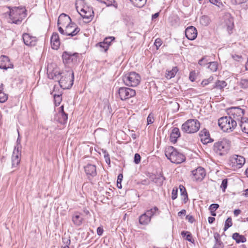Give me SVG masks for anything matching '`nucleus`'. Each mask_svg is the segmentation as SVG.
<instances>
[{
    "label": "nucleus",
    "instance_id": "obj_1",
    "mask_svg": "<svg viewBox=\"0 0 248 248\" xmlns=\"http://www.w3.org/2000/svg\"><path fill=\"white\" fill-rule=\"evenodd\" d=\"M166 156L171 162L175 164H180L186 160V157L184 154L173 146H169L165 151Z\"/></svg>",
    "mask_w": 248,
    "mask_h": 248
},
{
    "label": "nucleus",
    "instance_id": "obj_2",
    "mask_svg": "<svg viewBox=\"0 0 248 248\" xmlns=\"http://www.w3.org/2000/svg\"><path fill=\"white\" fill-rule=\"evenodd\" d=\"M9 18L11 22L17 25L20 24L25 17L26 10L25 8L14 7L12 8L9 7Z\"/></svg>",
    "mask_w": 248,
    "mask_h": 248
},
{
    "label": "nucleus",
    "instance_id": "obj_3",
    "mask_svg": "<svg viewBox=\"0 0 248 248\" xmlns=\"http://www.w3.org/2000/svg\"><path fill=\"white\" fill-rule=\"evenodd\" d=\"M237 124L236 120H232L229 116L221 117L218 120V126L222 130L226 132L232 131L236 127Z\"/></svg>",
    "mask_w": 248,
    "mask_h": 248
},
{
    "label": "nucleus",
    "instance_id": "obj_4",
    "mask_svg": "<svg viewBox=\"0 0 248 248\" xmlns=\"http://www.w3.org/2000/svg\"><path fill=\"white\" fill-rule=\"evenodd\" d=\"M74 81V73L73 71L63 72L59 80V85L62 89H69L72 87Z\"/></svg>",
    "mask_w": 248,
    "mask_h": 248
},
{
    "label": "nucleus",
    "instance_id": "obj_5",
    "mask_svg": "<svg viewBox=\"0 0 248 248\" xmlns=\"http://www.w3.org/2000/svg\"><path fill=\"white\" fill-rule=\"evenodd\" d=\"M231 146V141L227 139H223L214 143V151L219 155H223L228 153Z\"/></svg>",
    "mask_w": 248,
    "mask_h": 248
},
{
    "label": "nucleus",
    "instance_id": "obj_6",
    "mask_svg": "<svg viewBox=\"0 0 248 248\" xmlns=\"http://www.w3.org/2000/svg\"><path fill=\"white\" fill-rule=\"evenodd\" d=\"M200 127V123L196 119H189L182 125V130L185 133L190 134L198 131Z\"/></svg>",
    "mask_w": 248,
    "mask_h": 248
},
{
    "label": "nucleus",
    "instance_id": "obj_7",
    "mask_svg": "<svg viewBox=\"0 0 248 248\" xmlns=\"http://www.w3.org/2000/svg\"><path fill=\"white\" fill-rule=\"evenodd\" d=\"M140 76L135 72L125 74L123 78V80L127 86L136 87L140 81Z\"/></svg>",
    "mask_w": 248,
    "mask_h": 248
},
{
    "label": "nucleus",
    "instance_id": "obj_8",
    "mask_svg": "<svg viewBox=\"0 0 248 248\" xmlns=\"http://www.w3.org/2000/svg\"><path fill=\"white\" fill-rule=\"evenodd\" d=\"M227 112L229 117L232 118V120H236L239 122L242 119L244 118L245 110L242 109L240 107H232L227 108Z\"/></svg>",
    "mask_w": 248,
    "mask_h": 248
},
{
    "label": "nucleus",
    "instance_id": "obj_9",
    "mask_svg": "<svg viewBox=\"0 0 248 248\" xmlns=\"http://www.w3.org/2000/svg\"><path fill=\"white\" fill-rule=\"evenodd\" d=\"M79 54L77 52L64 51L62 55L63 62L68 65H75L77 63Z\"/></svg>",
    "mask_w": 248,
    "mask_h": 248
},
{
    "label": "nucleus",
    "instance_id": "obj_10",
    "mask_svg": "<svg viewBox=\"0 0 248 248\" xmlns=\"http://www.w3.org/2000/svg\"><path fill=\"white\" fill-rule=\"evenodd\" d=\"M76 9L80 16L85 20V22L89 23L92 20L94 17V12L93 7L84 6L80 9V12H78V7L77 6Z\"/></svg>",
    "mask_w": 248,
    "mask_h": 248
},
{
    "label": "nucleus",
    "instance_id": "obj_11",
    "mask_svg": "<svg viewBox=\"0 0 248 248\" xmlns=\"http://www.w3.org/2000/svg\"><path fill=\"white\" fill-rule=\"evenodd\" d=\"M118 93L121 100L124 101L134 97L136 95V91L130 88L123 87L119 88Z\"/></svg>",
    "mask_w": 248,
    "mask_h": 248
},
{
    "label": "nucleus",
    "instance_id": "obj_12",
    "mask_svg": "<svg viewBox=\"0 0 248 248\" xmlns=\"http://www.w3.org/2000/svg\"><path fill=\"white\" fill-rule=\"evenodd\" d=\"M245 163V158L241 155H233L230 158V165L234 170L241 168Z\"/></svg>",
    "mask_w": 248,
    "mask_h": 248
},
{
    "label": "nucleus",
    "instance_id": "obj_13",
    "mask_svg": "<svg viewBox=\"0 0 248 248\" xmlns=\"http://www.w3.org/2000/svg\"><path fill=\"white\" fill-rule=\"evenodd\" d=\"M84 170L91 185L95 184L93 178L96 175V168L94 165L87 164L84 167Z\"/></svg>",
    "mask_w": 248,
    "mask_h": 248
},
{
    "label": "nucleus",
    "instance_id": "obj_14",
    "mask_svg": "<svg viewBox=\"0 0 248 248\" xmlns=\"http://www.w3.org/2000/svg\"><path fill=\"white\" fill-rule=\"evenodd\" d=\"M80 29L73 22L70 23L66 26L65 33L67 36H74L80 31Z\"/></svg>",
    "mask_w": 248,
    "mask_h": 248
},
{
    "label": "nucleus",
    "instance_id": "obj_15",
    "mask_svg": "<svg viewBox=\"0 0 248 248\" xmlns=\"http://www.w3.org/2000/svg\"><path fill=\"white\" fill-rule=\"evenodd\" d=\"M193 179L196 181H202L206 175V172L203 168L199 167L196 170L192 171Z\"/></svg>",
    "mask_w": 248,
    "mask_h": 248
},
{
    "label": "nucleus",
    "instance_id": "obj_16",
    "mask_svg": "<svg viewBox=\"0 0 248 248\" xmlns=\"http://www.w3.org/2000/svg\"><path fill=\"white\" fill-rule=\"evenodd\" d=\"M199 136L201 138V140L203 144H207L213 141L210 137L209 131L206 128H203L199 132Z\"/></svg>",
    "mask_w": 248,
    "mask_h": 248
},
{
    "label": "nucleus",
    "instance_id": "obj_17",
    "mask_svg": "<svg viewBox=\"0 0 248 248\" xmlns=\"http://www.w3.org/2000/svg\"><path fill=\"white\" fill-rule=\"evenodd\" d=\"M197 30L193 26H189L185 30V35L186 37L189 40H195L197 36Z\"/></svg>",
    "mask_w": 248,
    "mask_h": 248
},
{
    "label": "nucleus",
    "instance_id": "obj_18",
    "mask_svg": "<svg viewBox=\"0 0 248 248\" xmlns=\"http://www.w3.org/2000/svg\"><path fill=\"white\" fill-rule=\"evenodd\" d=\"M13 67V65L10 62L9 57L5 55H1L0 57V69L7 70Z\"/></svg>",
    "mask_w": 248,
    "mask_h": 248
},
{
    "label": "nucleus",
    "instance_id": "obj_19",
    "mask_svg": "<svg viewBox=\"0 0 248 248\" xmlns=\"http://www.w3.org/2000/svg\"><path fill=\"white\" fill-rule=\"evenodd\" d=\"M24 44L28 46H34L36 44L37 38L35 37L31 36L28 33H24L22 35Z\"/></svg>",
    "mask_w": 248,
    "mask_h": 248
},
{
    "label": "nucleus",
    "instance_id": "obj_20",
    "mask_svg": "<svg viewBox=\"0 0 248 248\" xmlns=\"http://www.w3.org/2000/svg\"><path fill=\"white\" fill-rule=\"evenodd\" d=\"M51 47L53 49L57 50L60 45L59 35L57 32H53L50 38Z\"/></svg>",
    "mask_w": 248,
    "mask_h": 248
},
{
    "label": "nucleus",
    "instance_id": "obj_21",
    "mask_svg": "<svg viewBox=\"0 0 248 248\" xmlns=\"http://www.w3.org/2000/svg\"><path fill=\"white\" fill-rule=\"evenodd\" d=\"M70 23H72L70 16L63 13L58 18L57 25L58 26L60 25L64 26L67 23L68 24H70Z\"/></svg>",
    "mask_w": 248,
    "mask_h": 248
},
{
    "label": "nucleus",
    "instance_id": "obj_22",
    "mask_svg": "<svg viewBox=\"0 0 248 248\" xmlns=\"http://www.w3.org/2000/svg\"><path fill=\"white\" fill-rule=\"evenodd\" d=\"M21 152L19 151H14L12 157V168H16L19 164L20 162Z\"/></svg>",
    "mask_w": 248,
    "mask_h": 248
},
{
    "label": "nucleus",
    "instance_id": "obj_23",
    "mask_svg": "<svg viewBox=\"0 0 248 248\" xmlns=\"http://www.w3.org/2000/svg\"><path fill=\"white\" fill-rule=\"evenodd\" d=\"M181 133L178 127H174L170 133V140L173 143H175L178 139L180 137Z\"/></svg>",
    "mask_w": 248,
    "mask_h": 248
},
{
    "label": "nucleus",
    "instance_id": "obj_24",
    "mask_svg": "<svg viewBox=\"0 0 248 248\" xmlns=\"http://www.w3.org/2000/svg\"><path fill=\"white\" fill-rule=\"evenodd\" d=\"M112 37L109 38H106L103 42L97 43L96 45L97 47H99L100 50L102 52H107L109 46L111 44V41H108V39H110Z\"/></svg>",
    "mask_w": 248,
    "mask_h": 248
},
{
    "label": "nucleus",
    "instance_id": "obj_25",
    "mask_svg": "<svg viewBox=\"0 0 248 248\" xmlns=\"http://www.w3.org/2000/svg\"><path fill=\"white\" fill-rule=\"evenodd\" d=\"M150 179L153 183L152 185L155 184L156 186H162L165 178L162 176H156L155 175L151 176Z\"/></svg>",
    "mask_w": 248,
    "mask_h": 248
},
{
    "label": "nucleus",
    "instance_id": "obj_26",
    "mask_svg": "<svg viewBox=\"0 0 248 248\" xmlns=\"http://www.w3.org/2000/svg\"><path fill=\"white\" fill-rule=\"evenodd\" d=\"M238 122L242 131L243 133L248 134V118L245 117Z\"/></svg>",
    "mask_w": 248,
    "mask_h": 248
},
{
    "label": "nucleus",
    "instance_id": "obj_27",
    "mask_svg": "<svg viewBox=\"0 0 248 248\" xmlns=\"http://www.w3.org/2000/svg\"><path fill=\"white\" fill-rule=\"evenodd\" d=\"M83 217L79 213H75L72 217V221L77 226H80L82 223Z\"/></svg>",
    "mask_w": 248,
    "mask_h": 248
},
{
    "label": "nucleus",
    "instance_id": "obj_28",
    "mask_svg": "<svg viewBox=\"0 0 248 248\" xmlns=\"http://www.w3.org/2000/svg\"><path fill=\"white\" fill-rule=\"evenodd\" d=\"M151 220V219L146 213L139 217V223L141 225H146L150 222Z\"/></svg>",
    "mask_w": 248,
    "mask_h": 248
},
{
    "label": "nucleus",
    "instance_id": "obj_29",
    "mask_svg": "<svg viewBox=\"0 0 248 248\" xmlns=\"http://www.w3.org/2000/svg\"><path fill=\"white\" fill-rule=\"evenodd\" d=\"M232 237L237 243H244L246 242V238L239 233L235 232L232 234Z\"/></svg>",
    "mask_w": 248,
    "mask_h": 248
},
{
    "label": "nucleus",
    "instance_id": "obj_30",
    "mask_svg": "<svg viewBox=\"0 0 248 248\" xmlns=\"http://www.w3.org/2000/svg\"><path fill=\"white\" fill-rule=\"evenodd\" d=\"M225 25L227 27V29L229 33H231L234 27L233 18L230 17L227 19H226L225 21Z\"/></svg>",
    "mask_w": 248,
    "mask_h": 248
},
{
    "label": "nucleus",
    "instance_id": "obj_31",
    "mask_svg": "<svg viewBox=\"0 0 248 248\" xmlns=\"http://www.w3.org/2000/svg\"><path fill=\"white\" fill-rule=\"evenodd\" d=\"M62 91L59 92L58 93H54L53 96L54 97V101L55 106H59L62 101Z\"/></svg>",
    "mask_w": 248,
    "mask_h": 248
},
{
    "label": "nucleus",
    "instance_id": "obj_32",
    "mask_svg": "<svg viewBox=\"0 0 248 248\" xmlns=\"http://www.w3.org/2000/svg\"><path fill=\"white\" fill-rule=\"evenodd\" d=\"M181 235L183 237L185 238V239L192 243H194V240L192 238L191 232L188 231H182L181 233Z\"/></svg>",
    "mask_w": 248,
    "mask_h": 248
},
{
    "label": "nucleus",
    "instance_id": "obj_33",
    "mask_svg": "<svg viewBox=\"0 0 248 248\" xmlns=\"http://www.w3.org/2000/svg\"><path fill=\"white\" fill-rule=\"evenodd\" d=\"M101 3H103L108 7L113 6L116 9L118 8V4L115 0H96Z\"/></svg>",
    "mask_w": 248,
    "mask_h": 248
},
{
    "label": "nucleus",
    "instance_id": "obj_34",
    "mask_svg": "<svg viewBox=\"0 0 248 248\" xmlns=\"http://www.w3.org/2000/svg\"><path fill=\"white\" fill-rule=\"evenodd\" d=\"M58 121L59 123L64 124L67 123L68 119V114L66 113L58 114Z\"/></svg>",
    "mask_w": 248,
    "mask_h": 248
},
{
    "label": "nucleus",
    "instance_id": "obj_35",
    "mask_svg": "<svg viewBox=\"0 0 248 248\" xmlns=\"http://www.w3.org/2000/svg\"><path fill=\"white\" fill-rule=\"evenodd\" d=\"M147 214H148V216L151 219L152 217L154 216L159 215L160 213V211L158 210V208L156 206H155L154 208H151L150 210H148L145 212Z\"/></svg>",
    "mask_w": 248,
    "mask_h": 248
},
{
    "label": "nucleus",
    "instance_id": "obj_36",
    "mask_svg": "<svg viewBox=\"0 0 248 248\" xmlns=\"http://www.w3.org/2000/svg\"><path fill=\"white\" fill-rule=\"evenodd\" d=\"M136 7H142L146 2L147 0H129Z\"/></svg>",
    "mask_w": 248,
    "mask_h": 248
},
{
    "label": "nucleus",
    "instance_id": "obj_37",
    "mask_svg": "<svg viewBox=\"0 0 248 248\" xmlns=\"http://www.w3.org/2000/svg\"><path fill=\"white\" fill-rule=\"evenodd\" d=\"M227 86V83L225 81L217 80L213 86V88H216L219 90H223Z\"/></svg>",
    "mask_w": 248,
    "mask_h": 248
},
{
    "label": "nucleus",
    "instance_id": "obj_38",
    "mask_svg": "<svg viewBox=\"0 0 248 248\" xmlns=\"http://www.w3.org/2000/svg\"><path fill=\"white\" fill-rule=\"evenodd\" d=\"M201 24L204 26H208L210 22V19L207 16H202L200 20Z\"/></svg>",
    "mask_w": 248,
    "mask_h": 248
},
{
    "label": "nucleus",
    "instance_id": "obj_39",
    "mask_svg": "<svg viewBox=\"0 0 248 248\" xmlns=\"http://www.w3.org/2000/svg\"><path fill=\"white\" fill-rule=\"evenodd\" d=\"M178 71V69L177 67H173L171 70L168 71V73H166V78L170 79L174 77Z\"/></svg>",
    "mask_w": 248,
    "mask_h": 248
},
{
    "label": "nucleus",
    "instance_id": "obj_40",
    "mask_svg": "<svg viewBox=\"0 0 248 248\" xmlns=\"http://www.w3.org/2000/svg\"><path fill=\"white\" fill-rule=\"evenodd\" d=\"M62 75V72H55L53 73V74L51 75V77H50V75H48V77L49 78H52L53 80H55L57 81H58L59 83L60 79L61 77V76Z\"/></svg>",
    "mask_w": 248,
    "mask_h": 248
},
{
    "label": "nucleus",
    "instance_id": "obj_41",
    "mask_svg": "<svg viewBox=\"0 0 248 248\" xmlns=\"http://www.w3.org/2000/svg\"><path fill=\"white\" fill-rule=\"evenodd\" d=\"M209 65L208 66V69H209L212 72H215L217 70L218 68V64L216 62H209Z\"/></svg>",
    "mask_w": 248,
    "mask_h": 248
},
{
    "label": "nucleus",
    "instance_id": "obj_42",
    "mask_svg": "<svg viewBox=\"0 0 248 248\" xmlns=\"http://www.w3.org/2000/svg\"><path fill=\"white\" fill-rule=\"evenodd\" d=\"M180 189L181 194L184 197V203H186L188 200V196L186 189V187H179Z\"/></svg>",
    "mask_w": 248,
    "mask_h": 248
},
{
    "label": "nucleus",
    "instance_id": "obj_43",
    "mask_svg": "<svg viewBox=\"0 0 248 248\" xmlns=\"http://www.w3.org/2000/svg\"><path fill=\"white\" fill-rule=\"evenodd\" d=\"M232 225V219L231 217H229L225 221V225L224 227V231H226L229 227H231Z\"/></svg>",
    "mask_w": 248,
    "mask_h": 248
},
{
    "label": "nucleus",
    "instance_id": "obj_44",
    "mask_svg": "<svg viewBox=\"0 0 248 248\" xmlns=\"http://www.w3.org/2000/svg\"><path fill=\"white\" fill-rule=\"evenodd\" d=\"M240 85L242 88H248V79H241L240 82Z\"/></svg>",
    "mask_w": 248,
    "mask_h": 248
},
{
    "label": "nucleus",
    "instance_id": "obj_45",
    "mask_svg": "<svg viewBox=\"0 0 248 248\" xmlns=\"http://www.w3.org/2000/svg\"><path fill=\"white\" fill-rule=\"evenodd\" d=\"M8 99V94L5 93L3 91L0 92V102L4 103Z\"/></svg>",
    "mask_w": 248,
    "mask_h": 248
},
{
    "label": "nucleus",
    "instance_id": "obj_46",
    "mask_svg": "<svg viewBox=\"0 0 248 248\" xmlns=\"http://www.w3.org/2000/svg\"><path fill=\"white\" fill-rule=\"evenodd\" d=\"M21 147V139L19 137V134L18 133V137L16 140V145L15 146L14 151H19Z\"/></svg>",
    "mask_w": 248,
    "mask_h": 248
},
{
    "label": "nucleus",
    "instance_id": "obj_47",
    "mask_svg": "<svg viewBox=\"0 0 248 248\" xmlns=\"http://www.w3.org/2000/svg\"><path fill=\"white\" fill-rule=\"evenodd\" d=\"M208 62H208V61L207 59V58L206 57H203L202 58L200 59L198 62L199 64L200 65H202V66L205 65L206 64H208Z\"/></svg>",
    "mask_w": 248,
    "mask_h": 248
},
{
    "label": "nucleus",
    "instance_id": "obj_48",
    "mask_svg": "<svg viewBox=\"0 0 248 248\" xmlns=\"http://www.w3.org/2000/svg\"><path fill=\"white\" fill-rule=\"evenodd\" d=\"M140 160H141V156H140V155L138 153L135 154L134 155V162L136 164H138L140 163Z\"/></svg>",
    "mask_w": 248,
    "mask_h": 248
},
{
    "label": "nucleus",
    "instance_id": "obj_49",
    "mask_svg": "<svg viewBox=\"0 0 248 248\" xmlns=\"http://www.w3.org/2000/svg\"><path fill=\"white\" fill-rule=\"evenodd\" d=\"M162 44V41L160 38H157L155 40L154 45L155 46L156 49H158L159 47Z\"/></svg>",
    "mask_w": 248,
    "mask_h": 248
},
{
    "label": "nucleus",
    "instance_id": "obj_50",
    "mask_svg": "<svg viewBox=\"0 0 248 248\" xmlns=\"http://www.w3.org/2000/svg\"><path fill=\"white\" fill-rule=\"evenodd\" d=\"M213 79V78L212 77H210L209 78L207 79H204L202 81L201 84L202 86H205L207 85L210 83V82L212 81Z\"/></svg>",
    "mask_w": 248,
    "mask_h": 248
},
{
    "label": "nucleus",
    "instance_id": "obj_51",
    "mask_svg": "<svg viewBox=\"0 0 248 248\" xmlns=\"http://www.w3.org/2000/svg\"><path fill=\"white\" fill-rule=\"evenodd\" d=\"M178 188L176 187V188H173L171 193V199L174 200L177 198V197Z\"/></svg>",
    "mask_w": 248,
    "mask_h": 248
},
{
    "label": "nucleus",
    "instance_id": "obj_52",
    "mask_svg": "<svg viewBox=\"0 0 248 248\" xmlns=\"http://www.w3.org/2000/svg\"><path fill=\"white\" fill-rule=\"evenodd\" d=\"M232 58L235 61L237 62H240L243 59L242 56L241 55H239L237 54H232Z\"/></svg>",
    "mask_w": 248,
    "mask_h": 248
},
{
    "label": "nucleus",
    "instance_id": "obj_53",
    "mask_svg": "<svg viewBox=\"0 0 248 248\" xmlns=\"http://www.w3.org/2000/svg\"><path fill=\"white\" fill-rule=\"evenodd\" d=\"M219 207V204L217 203H212L211 204L209 207V210H212L216 211Z\"/></svg>",
    "mask_w": 248,
    "mask_h": 248
},
{
    "label": "nucleus",
    "instance_id": "obj_54",
    "mask_svg": "<svg viewBox=\"0 0 248 248\" xmlns=\"http://www.w3.org/2000/svg\"><path fill=\"white\" fill-rule=\"evenodd\" d=\"M62 243L64 245L69 246L71 243L70 237H64L62 238Z\"/></svg>",
    "mask_w": 248,
    "mask_h": 248
},
{
    "label": "nucleus",
    "instance_id": "obj_55",
    "mask_svg": "<svg viewBox=\"0 0 248 248\" xmlns=\"http://www.w3.org/2000/svg\"><path fill=\"white\" fill-rule=\"evenodd\" d=\"M147 124H153V122H154V116H153V114H152V113L149 114V115H148V116L147 117Z\"/></svg>",
    "mask_w": 248,
    "mask_h": 248
},
{
    "label": "nucleus",
    "instance_id": "obj_56",
    "mask_svg": "<svg viewBox=\"0 0 248 248\" xmlns=\"http://www.w3.org/2000/svg\"><path fill=\"white\" fill-rule=\"evenodd\" d=\"M224 245L223 243L221 241L216 242V244L213 248H223Z\"/></svg>",
    "mask_w": 248,
    "mask_h": 248
},
{
    "label": "nucleus",
    "instance_id": "obj_57",
    "mask_svg": "<svg viewBox=\"0 0 248 248\" xmlns=\"http://www.w3.org/2000/svg\"><path fill=\"white\" fill-rule=\"evenodd\" d=\"M123 178V174H119L117 177V186H119V185H120V186H122L121 183H122Z\"/></svg>",
    "mask_w": 248,
    "mask_h": 248
},
{
    "label": "nucleus",
    "instance_id": "obj_58",
    "mask_svg": "<svg viewBox=\"0 0 248 248\" xmlns=\"http://www.w3.org/2000/svg\"><path fill=\"white\" fill-rule=\"evenodd\" d=\"M186 218L190 223H193L195 221L194 217L192 215H187Z\"/></svg>",
    "mask_w": 248,
    "mask_h": 248
},
{
    "label": "nucleus",
    "instance_id": "obj_59",
    "mask_svg": "<svg viewBox=\"0 0 248 248\" xmlns=\"http://www.w3.org/2000/svg\"><path fill=\"white\" fill-rule=\"evenodd\" d=\"M61 91H62L59 88V87L57 86L56 85H55L53 88V92L51 93V94L53 95V93H58L59 92Z\"/></svg>",
    "mask_w": 248,
    "mask_h": 248
},
{
    "label": "nucleus",
    "instance_id": "obj_60",
    "mask_svg": "<svg viewBox=\"0 0 248 248\" xmlns=\"http://www.w3.org/2000/svg\"><path fill=\"white\" fill-rule=\"evenodd\" d=\"M104 158L105 159V160H106V162H107V163H108V164H109L110 163V158H109V155L108 153H106V152H105Z\"/></svg>",
    "mask_w": 248,
    "mask_h": 248
},
{
    "label": "nucleus",
    "instance_id": "obj_61",
    "mask_svg": "<svg viewBox=\"0 0 248 248\" xmlns=\"http://www.w3.org/2000/svg\"><path fill=\"white\" fill-rule=\"evenodd\" d=\"M104 232L103 227H99L97 229V233L98 235L101 236L102 235Z\"/></svg>",
    "mask_w": 248,
    "mask_h": 248
},
{
    "label": "nucleus",
    "instance_id": "obj_62",
    "mask_svg": "<svg viewBox=\"0 0 248 248\" xmlns=\"http://www.w3.org/2000/svg\"><path fill=\"white\" fill-rule=\"evenodd\" d=\"M209 2L213 4L216 6H219V5L221 2H220V0H209Z\"/></svg>",
    "mask_w": 248,
    "mask_h": 248
},
{
    "label": "nucleus",
    "instance_id": "obj_63",
    "mask_svg": "<svg viewBox=\"0 0 248 248\" xmlns=\"http://www.w3.org/2000/svg\"><path fill=\"white\" fill-rule=\"evenodd\" d=\"M189 78L192 82L195 81V73L193 72H190L189 74Z\"/></svg>",
    "mask_w": 248,
    "mask_h": 248
},
{
    "label": "nucleus",
    "instance_id": "obj_64",
    "mask_svg": "<svg viewBox=\"0 0 248 248\" xmlns=\"http://www.w3.org/2000/svg\"><path fill=\"white\" fill-rule=\"evenodd\" d=\"M228 181V179L227 178L224 179L223 180H222L221 181V184L220 186H227Z\"/></svg>",
    "mask_w": 248,
    "mask_h": 248
}]
</instances>
